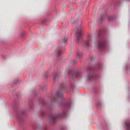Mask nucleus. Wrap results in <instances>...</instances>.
<instances>
[{
    "mask_svg": "<svg viewBox=\"0 0 130 130\" xmlns=\"http://www.w3.org/2000/svg\"><path fill=\"white\" fill-rule=\"evenodd\" d=\"M83 28L78 29L76 31L75 36L76 38L77 41L79 42L81 41L82 43L83 44L84 46L87 48L90 47L91 46L92 40L90 36H89L88 37V40L86 41H84L82 38V34H83Z\"/></svg>",
    "mask_w": 130,
    "mask_h": 130,
    "instance_id": "obj_1",
    "label": "nucleus"
},
{
    "mask_svg": "<svg viewBox=\"0 0 130 130\" xmlns=\"http://www.w3.org/2000/svg\"><path fill=\"white\" fill-rule=\"evenodd\" d=\"M103 32L101 30L99 31L98 36V39H100L98 42V47L99 48L102 50H104L106 48V43L107 40L104 38H101Z\"/></svg>",
    "mask_w": 130,
    "mask_h": 130,
    "instance_id": "obj_2",
    "label": "nucleus"
},
{
    "mask_svg": "<svg viewBox=\"0 0 130 130\" xmlns=\"http://www.w3.org/2000/svg\"><path fill=\"white\" fill-rule=\"evenodd\" d=\"M66 112L63 110L62 114H60L58 115L51 114L50 117V122L51 123H55L57 118H61L64 117L66 114Z\"/></svg>",
    "mask_w": 130,
    "mask_h": 130,
    "instance_id": "obj_3",
    "label": "nucleus"
},
{
    "mask_svg": "<svg viewBox=\"0 0 130 130\" xmlns=\"http://www.w3.org/2000/svg\"><path fill=\"white\" fill-rule=\"evenodd\" d=\"M68 75L70 77H71L73 79L74 78H77L80 74V73L77 70H69Z\"/></svg>",
    "mask_w": 130,
    "mask_h": 130,
    "instance_id": "obj_4",
    "label": "nucleus"
},
{
    "mask_svg": "<svg viewBox=\"0 0 130 130\" xmlns=\"http://www.w3.org/2000/svg\"><path fill=\"white\" fill-rule=\"evenodd\" d=\"M65 87L66 85L64 84L61 85L60 89L56 92L55 95L56 97L59 98H62L63 95L62 92L65 90Z\"/></svg>",
    "mask_w": 130,
    "mask_h": 130,
    "instance_id": "obj_5",
    "label": "nucleus"
},
{
    "mask_svg": "<svg viewBox=\"0 0 130 130\" xmlns=\"http://www.w3.org/2000/svg\"><path fill=\"white\" fill-rule=\"evenodd\" d=\"M26 113L25 111H22L20 113H18L17 116V118L20 123L21 122L23 121V118L22 116L24 115Z\"/></svg>",
    "mask_w": 130,
    "mask_h": 130,
    "instance_id": "obj_6",
    "label": "nucleus"
},
{
    "mask_svg": "<svg viewBox=\"0 0 130 130\" xmlns=\"http://www.w3.org/2000/svg\"><path fill=\"white\" fill-rule=\"evenodd\" d=\"M98 75H92L90 74V72H89L88 73L86 78L87 80H89L93 78H98Z\"/></svg>",
    "mask_w": 130,
    "mask_h": 130,
    "instance_id": "obj_7",
    "label": "nucleus"
},
{
    "mask_svg": "<svg viewBox=\"0 0 130 130\" xmlns=\"http://www.w3.org/2000/svg\"><path fill=\"white\" fill-rule=\"evenodd\" d=\"M101 66L100 64H99L96 66L94 68L90 66L88 67L87 68L88 70L89 71H91L92 70H100L101 69L100 68Z\"/></svg>",
    "mask_w": 130,
    "mask_h": 130,
    "instance_id": "obj_8",
    "label": "nucleus"
},
{
    "mask_svg": "<svg viewBox=\"0 0 130 130\" xmlns=\"http://www.w3.org/2000/svg\"><path fill=\"white\" fill-rule=\"evenodd\" d=\"M56 55L57 56H60L61 53V47H57L54 52Z\"/></svg>",
    "mask_w": 130,
    "mask_h": 130,
    "instance_id": "obj_9",
    "label": "nucleus"
},
{
    "mask_svg": "<svg viewBox=\"0 0 130 130\" xmlns=\"http://www.w3.org/2000/svg\"><path fill=\"white\" fill-rule=\"evenodd\" d=\"M127 130H130V121H127L125 122Z\"/></svg>",
    "mask_w": 130,
    "mask_h": 130,
    "instance_id": "obj_10",
    "label": "nucleus"
},
{
    "mask_svg": "<svg viewBox=\"0 0 130 130\" xmlns=\"http://www.w3.org/2000/svg\"><path fill=\"white\" fill-rule=\"evenodd\" d=\"M53 79L55 81L57 80H58L59 79V77L57 73H54L53 75Z\"/></svg>",
    "mask_w": 130,
    "mask_h": 130,
    "instance_id": "obj_11",
    "label": "nucleus"
},
{
    "mask_svg": "<svg viewBox=\"0 0 130 130\" xmlns=\"http://www.w3.org/2000/svg\"><path fill=\"white\" fill-rule=\"evenodd\" d=\"M68 39L67 38L64 37L61 42V44L63 46H64L66 45V42Z\"/></svg>",
    "mask_w": 130,
    "mask_h": 130,
    "instance_id": "obj_12",
    "label": "nucleus"
},
{
    "mask_svg": "<svg viewBox=\"0 0 130 130\" xmlns=\"http://www.w3.org/2000/svg\"><path fill=\"white\" fill-rule=\"evenodd\" d=\"M77 56L78 58H81L82 57L83 54L82 53L78 51L76 53Z\"/></svg>",
    "mask_w": 130,
    "mask_h": 130,
    "instance_id": "obj_13",
    "label": "nucleus"
},
{
    "mask_svg": "<svg viewBox=\"0 0 130 130\" xmlns=\"http://www.w3.org/2000/svg\"><path fill=\"white\" fill-rule=\"evenodd\" d=\"M70 106V103H67L64 106L63 108V110H64V109L66 110L68 108H69Z\"/></svg>",
    "mask_w": 130,
    "mask_h": 130,
    "instance_id": "obj_14",
    "label": "nucleus"
},
{
    "mask_svg": "<svg viewBox=\"0 0 130 130\" xmlns=\"http://www.w3.org/2000/svg\"><path fill=\"white\" fill-rule=\"evenodd\" d=\"M103 21V17L102 16H101L100 18L99 19V23H102Z\"/></svg>",
    "mask_w": 130,
    "mask_h": 130,
    "instance_id": "obj_15",
    "label": "nucleus"
},
{
    "mask_svg": "<svg viewBox=\"0 0 130 130\" xmlns=\"http://www.w3.org/2000/svg\"><path fill=\"white\" fill-rule=\"evenodd\" d=\"M47 89V87L46 86H45L44 87H41V90L43 91H46Z\"/></svg>",
    "mask_w": 130,
    "mask_h": 130,
    "instance_id": "obj_16",
    "label": "nucleus"
},
{
    "mask_svg": "<svg viewBox=\"0 0 130 130\" xmlns=\"http://www.w3.org/2000/svg\"><path fill=\"white\" fill-rule=\"evenodd\" d=\"M48 76V72H47L45 73L44 75V77L45 78H46Z\"/></svg>",
    "mask_w": 130,
    "mask_h": 130,
    "instance_id": "obj_17",
    "label": "nucleus"
},
{
    "mask_svg": "<svg viewBox=\"0 0 130 130\" xmlns=\"http://www.w3.org/2000/svg\"><path fill=\"white\" fill-rule=\"evenodd\" d=\"M107 19L108 21H111L112 20V18L111 17H108Z\"/></svg>",
    "mask_w": 130,
    "mask_h": 130,
    "instance_id": "obj_18",
    "label": "nucleus"
},
{
    "mask_svg": "<svg viewBox=\"0 0 130 130\" xmlns=\"http://www.w3.org/2000/svg\"><path fill=\"white\" fill-rule=\"evenodd\" d=\"M42 103L43 105H45L46 104L45 102L43 100L42 101Z\"/></svg>",
    "mask_w": 130,
    "mask_h": 130,
    "instance_id": "obj_19",
    "label": "nucleus"
},
{
    "mask_svg": "<svg viewBox=\"0 0 130 130\" xmlns=\"http://www.w3.org/2000/svg\"><path fill=\"white\" fill-rule=\"evenodd\" d=\"M44 112H43V114L41 115L42 116H44Z\"/></svg>",
    "mask_w": 130,
    "mask_h": 130,
    "instance_id": "obj_20",
    "label": "nucleus"
},
{
    "mask_svg": "<svg viewBox=\"0 0 130 130\" xmlns=\"http://www.w3.org/2000/svg\"><path fill=\"white\" fill-rule=\"evenodd\" d=\"M100 103H98L97 104V105L99 106V105H100Z\"/></svg>",
    "mask_w": 130,
    "mask_h": 130,
    "instance_id": "obj_21",
    "label": "nucleus"
},
{
    "mask_svg": "<svg viewBox=\"0 0 130 130\" xmlns=\"http://www.w3.org/2000/svg\"><path fill=\"white\" fill-rule=\"evenodd\" d=\"M74 60L72 61V62L73 63V62H74Z\"/></svg>",
    "mask_w": 130,
    "mask_h": 130,
    "instance_id": "obj_22",
    "label": "nucleus"
},
{
    "mask_svg": "<svg viewBox=\"0 0 130 130\" xmlns=\"http://www.w3.org/2000/svg\"><path fill=\"white\" fill-rule=\"evenodd\" d=\"M94 91H95V92H96H96L95 91V89Z\"/></svg>",
    "mask_w": 130,
    "mask_h": 130,
    "instance_id": "obj_23",
    "label": "nucleus"
}]
</instances>
